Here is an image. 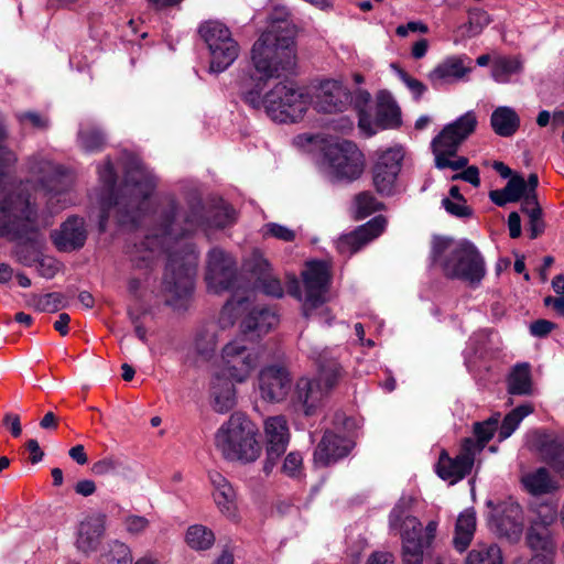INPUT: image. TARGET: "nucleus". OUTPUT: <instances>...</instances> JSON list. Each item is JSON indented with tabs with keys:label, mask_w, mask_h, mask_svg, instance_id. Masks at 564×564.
Returning <instances> with one entry per match:
<instances>
[{
	"label": "nucleus",
	"mask_w": 564,
	"mask_h": 564,
	"mask_svg": "<svg viewBox=\"0 0 564 564\" xmlns=\"http://www.w3.org/2000/svg\"><path fill=\"white\" fill-rule=\"evenodd\" d=\"M254 74L241 79L243 100L252 108L264 107L274 121L286 123L301 120L306 113L310 96L293 83H278L263 97L261 90L270 78L291 73L296 65L294 37L288 31L269 30L261 34L251 50Z\"/></svg>",
	"instance_id": "nucleus-1"
},
{
	"label": "nucleus",
	"mask_w": 564,
	"mask_h": 564,
	"mask_svg": "<svg viewBox=\"0 0 564 564\" xmlns=\"http://www.w3.org/2000/svg\"><path fill=\"white\" fill-rule=\"evenodd\" d=\"M202 207L197 205L189 214H181L171 205L164 216L160 232L145 237L140 246H134L133 261H151L158 253H167V264L163 278L165 303L181 310L186 306L194 290L198 256L189 245L172 250L178 239L194 232L202 224Z\"/></svg>",
	"instance_id": "nucleus-2"
},
{
	"label": "nucleus",
	"mask_w": 564,
	"mask_h": 564,
	"mask_svg": "<svg viewBox=\"0 0 564 564\" xmlns=\"http://www.w3.org/2000/svg\"><path fill=\"white\" fill-rule=\"evenodd\" d=\"M98 175L107 191V195L100 200L99 229L106 230L110 218H115L120 225L137 224L149 205L148 198L156 185L155 177L138 167L129 172L124 184L115 193L116 173L109 160L98 169Z\"/></svg>",
	"instance_id": "nucleus-3"
},
{
	"label": "nucleus",
	"mask_w": 564,
	"mask_h": 564,
	"mask_svg": "<svg viewBox=\"0 0 564 564\" xmlns=\"http://www.w3.org/2000/svg\"><path fill=\"white\" fill-rule=\"evenodd\" d=\"M429 258L446 279L460 280L473 288L480 284L487 272L484 257L467 239L435 235Z\"/></svg>",
	"instance_id": "nucleus-4"
},
{
	"label": "nucleus",
	"mask_w": 564,
	"mask_h": 564,
	"mask_svg": "<svg viewBox=\"0 0 564 564\" xmlns=\"http://www.w3.org/2000/svg\"><path fill=\"white\" fill-rule=\"evenodd\" d=\"M205 282L210 293L235 292L232 297L224 305L220 317L223 323L227 318L228 323L232 324L235 318L247 310L249 303V296L238 293L242 285L237 274L234 258L220 248H213L207 253Z\"/></svg>",
	"instance_id": "nucleus-5"
},
{
	"label": "nucleus",
	"mask_w": 564,
	"mask_h": 564,
	"mask_svg": "<svg viewBox=\"0 0 564 564\" xmlns=\"http://www.w3.org/2000/svg\"><path fill=\"white\" fill-rule=\"evenodd\" d=\"M257 425L242 412H234L216 431L214 444L228 462L250 464L261 455Z\"/></svg>",
	"instance_id": "nucleus-6"
},
{
	"label": "nucleus",
	"mask_w": 564,
	"mask_h": 564,
	"mask_svg": "<svg viewBox=\"0 0 564 564\" xmlns=\"http://www.w3.org/2000/svg\"><path fill=\"white\" fill-rule=\"evenodd\" d=\"M304 283V295L299 292L297 281L289 292L302 301L303 315L307 319H317L319 323L330 324L334 316L325 306L326 293L330 280L329 267L323 261H311L306 263L302 272Z\"/></svg>",
	"instance_id": "nucleus-7"
},
{
	"label": "nucleus",
	"mask_w": 564,
	"mask_h": 564,
	"mask_svg": "<svg viewBox=\"0 0 564 564\" xmlns=\"http://www.w3.org/2000/svg\"><path fill=\"white\" fill-rule=\"evenodd\" d=\"M391 529L399 530L402 541L403 564H423L424 550L432 546L438 522L431 520L425 528L413 516H405L401 506H395L389 516Z\"/></svg>",
	"instance_id": "nucleus-8"
},
{
	"label": "nucleus",
	"mask_w": 564,
	"mask_h": 564,
	"mask_svg": "<svg viewBox=\"0 0 564 564\" xmlns=\"http://www.w3.org/2000/svg\"><path fill=\"white\" fill-rule=\"evenodd\" d=\"M28 170L44 192L51 214L58 213L72 203L68 192L73 184V176L66 169L42 155H33L28 160Z\"/></svg>",
	"instance_id": "nucleus-9"
},
{
	"label": "nucleus",
	"mask_w": 564,
	"mask_h": 564,
	"mask_svg": "<svg viewBox=\"0 0 564 564\" xmlns=\"http://www.w3.org/2000/svg\"><path fill=\"white\" fill-rule=\"evenodd\" d=\"M478 120L474 111H467L454 122L446 124L442 131L432 140V150L435 155L437 169L449 167L454 171L464 169L468 160L458 156L455 160L460 144L476 130Z\"/></svg>",
	"instance_id": "nucleus-10"
},
{
	"label": "nucleus",
	"mask_w": 564,
	"mask_h": 564,
	"mask_svg": "<svg viewBox=\"0 0 564 564\" xmlns=\"http://www.w3.org/2000/svg\"><path fill=\"white\" fill-rule=\"evenodd\" d=\"M40 229L37 213L30 197L10 193L0 205V236L28 237Z\"/></svg>",
	"instance_id": "nucleus-11"
},
{
	"label": "nucleus",
	"mask_w": 564,
	"mask_h": 564,
	"mask_svg": "<svg viewBox=\"0 0 564 564\" xmlns=\"http://www.w3.org/2000/svg\"><path fill=\"white\" fill-rule=\"evenodd\" d=\"M327 174L334 181L352 182L365 169V158L357 145L343 140L329 143L324 150Z\"/></svg>",
	"instance_id": "nucleus-12"
},
{
	"label": "nucleus",
	"mask_w": 564,
	"mask_h": 564,
	"mask_svg": "<svg viewBox=\"0 0 564 564\" xmlns=\"http://www.w3.org/2000/svg\"><path fill=\"white\" fill-rule=\"evenodd\" d=\"M210 53L209 69L221 73L238 57L239 45L230 30L219 21H207L198 30Z\"/></svg>",
	"instance_id": "nucleus-13"
},
{
	"label": "nucleus",
	"mask_w": 564,
	"mask_h": 564,
	"mask_svg": "<svg viewBox=\"0 0 564 564\" xmlns=\"http://www.w3.org/2000/svg\"><path fill=\"white\" fill-rule=\"evenodd\" d=\"M259 352L243 337L227 343L220 354L216 371H224L236 383H245L259 364Z\"/></svg>",
	"instance_id": "nucleus-14"
},
{
	"label": "nucleus",
	"mask_w": 564,
	"mask_h": 564,
	"mask_svg": "<svg viewBox=\"0 0 564 564\" xmlns=\"http://www.w3.org/2000/svg\"><path fill=\"white\" fill-rule=\"evenodd\" d=\"M487 506L491 508L488 518L495 532L509 541H519L524 525L521 506L512 500L502 501L498 505L488 501Z\"/></svg>",
	"instance_id": "nucleus-15"
},
{
	"label": "nucleus",
	"mask_w": 564,
	"mask_h": 564,
	"mask_svg": "<svg viewBox=\"0 0 564 564\" xmlns=\"http://www.w3.org/2000/svg\"><path fill=\"white\" fill-rule=\"evenodd\" d=\"M402 160L403 153L400 148H390L378 154L371 173L372 184L379 194L390 196L395 192Z\"/></svg>",
	"instance_id": "nucleus-16"
},
{
	"label": "nucleus",
	"mask_w": 564,
	"mask_h": 564,
	"mask_svg": "<svg viewBox=\"0 0 564 564\" xmlns=\"http://www.w3.org/2000/svg\"><path fill=\"white\" fill-rule=\"evenodd\" d=\"M351 104L350 90L339 80L325 79L319 83L314 94V107L324 113L345 111Z\"/></svg>",
	"instance_id": "nucleus-17"
},
{
	"label": "nucleus",
	"mask_w": 564,
	"mask_h": 564,
	"mask_svg": "<svg viewBox=\"0 0 564 564\" xmlns=\"http://www.w3.org/2000/svg\"><path fill=\"white\" fill-rule=\"evenodd\" d=\"M291 382L289 370L280 365L265 366L258 376L260 395L269 402L283 401L290 392Z\"/></svg>",
	"instance_id": "nucleus-18"
},
{
	"label": "nucleus",
	"mask_w": 564,
	"mask_h": 564,
	"mask_svg": "<svg viewBox=\"0 0 564 564\" xmlns=\"http://www.w3.org/2000/svg\"><path fill=\"white\" fill-rule=\"evenodd\" d=\"M236 382L225 376L224 371L213 370L209 376L207 394L208 402L214 412L226 414L236 408L238 392Z\"/></svg>",
	"instance_id": "nucleus-19"
},
{
	"label": "nucleus",
	"mask_w": 564,
	"mask_h": 564,
	"mask_svg": "<svg viewBox=\"0 0 564 564\" xmlns=\"http://www.w3.org/2000/svg\"><path fill=\"white\" fill-rule=\"evenodd\" d=\"M328 397L321 382L302 377L295 383L293 403L297 408L296 411L305 416H312L321 410Z\"/></svg>",
	"instance_id": "nucleus-20"
},
{
	"label": "nucleus",
	"mask_w": 564,
	"mask_h": 564,
	"mask_svg": "<svg viewBox=\"0 0 564 564\" xmlns=\"http://www.w3.org/2000/svg\"><path fill=\"white\" fill-rule=\"evenodd\" d=\"M354 446L350 438L326 431L314 451V464L321 467L335 464L348 456Z\"/></svg>",
	"instance_id": "nucleus-21"
},
{
	"label": "nucleus",
	"mask_w": 564,
	"mask_h": 564,
	"mask_svg": "<svg viewBox=\"0 0 564 564\" xmlns=\"http://www.w3.org/2000/svg\"><path fill=\"white\" fill-rule=\"evenodd\" d=\"M530 443L543 460L554 471L564 477V437L553 433L535 431L531 435Z\"/></svg>",
	"instance_id": "nucleus-22"
},
{
	"label": "nucleus",
	"mask_w": 564,
	"mask_h": 564,
	"mask_svg": "<svg viewBox=\"0 0 564 564\" xmlns=\"http://www.w3.org/2000/svg\"><path fill=\"white\" fill-rule=\"evenodd\" d=\"M386 218L378 216L356 230L345 234L337 240V250L345 256H351L359 251L368 242L377 238L384 230Z\"/></svg>",
	"instance_id": "nucleus-23"
},
{
	"label": "nucleus",
	"mask_w": 564,
	"mask_h": 564,
	"mask_svg": "<svg viewBox=\"0 0 564 564\" xmlns=\"http://www.w3.org/2000/svg\"><path fill=\"white\" fill-rule=\"evenodd\" d=\"M475 458L476 454L470 448L467 449L463 442L460 452L456 457L452 458L445 451L441 453L436 473L442 479L454 484L471 471Z\"/></svg>",
	"instance_id": "nucleus-24"
},
{
	"label": "nucleus",
	"mask_w": 564,
	"mask_h": 564,
	"mask_svg": "<svg viewBox=\"0 0 564 564\" xmlns=\"http://www.w3.org/2000/svg\"><path fill=\"white\" fill-rule=\"evenodd\" d=\"M58 251L72 252L84 247L87 239L85 220L78 216L68 217L58 229L51 232Z\"/></svg>",
	"instance_id": "nucleus-25"
},
{
	"label": "nucleus",
	"mask_w": 564,
	"mask_h": 564,
	"mask_svg": "<svg viewBox=\"0 0 564 564\" xmlns=\"http://www.w3.org/2000/svg\"><path fill=\"white\" fill-rule=\"evenodd\" d=\"M466 61L470 62L467 56H449L438 63L427 75L431 85L441 88L463 79L471 70Z\"/></svg>",
	"instance_id": "nucleus-26"
},
{
	"label": "nucleus",
	"mask_w": 564,
	"mask_h": 564,
	"mask_svg": "<svg viewBox=\"0 0 564 564\" xmlns=\"http://www.w3.org/2000/svg\"><path fill=\"white\" fill-rule=\"evenodd\" d=\"M209 480L213 486V498L220 513L230 520H237L236 491L231 484L218 471H210Z\"/></svg>",
	"instance_id": "nucleus-27"
},
{
	"label": "nucleus",
	"mask_w": 564,
	"mask_h": 564,
	"mask_svg": "<svg viewBox=\"0 0 564 564\" xmlns=\"http://www.w3.org/2000/svg\"><path fill=\"white\" fill-rule=\"evenodd\" d=\"M264 433L268 440V459L274 460L285 452L290 441L286 419L283 415L268 417L264 421Z\"/></svg>",
	"instance_id": "nucleus-28"
},
{
	"label": "nucleus",
	"mask_w": 564,
	"mask_h": 564,
	"mask_svg": "<svg viewBox=\"0 0 564 564\" xmlns=\"http://www.w3.org/2000/svg\"><path fill=\"white\" fill-rule=\"evenodd\" d=\"M311 354L318 367V375L315 380L321 382L322 388L329 395L344 376L343 367L337 362L332 351L326 348L323 350L313 349Z\"/></svg>",
	"instance_id": "nucleus-29"
},
{
	"label": "nucleus",
	"mask_w": 564,
	"mask_h": 564,
	"mask_svg": "<svg viewBox=\"0 0 564 564\" xmlns=\"http://www.w3.org/2000/svg\"><path fill=\"white\" fill-rule=\"evenodd\" d=\"M105 532V520L102 517H89L80 522L76 539V546L83 553H90L97 550Z\"/></svg>",
	"instance_id": "nucleus-30"
},
{
	"label": "nucleus",
	"mask_w": 564,
	"mask_h": 564,
	"mask_svg": "<svg viewBox=\"0 0 564 564\" xmlns=\"http://www.w3.org/2000/svg\"><path fill=\"white\" fill-rule=\"evenodd\" d=\"M527 542L534 552L533 556H539L540 564H552L555 555V543L549 529L530 527Z\"/></svg>",
	"instance_id": "nucleus-31"
},
{
	"label": "nucleus",
	"mask_w": 564,
	"mask_h": 564,
	"mask_svg": "<svg viewBox=\"0 0 564 564\" xmlns=\"http://www.w3.org/2000/svg\"><path fill=\"white\" fill-rule=\"evenodd\" d=\"M477 528L476 512L473 508L462 511L455 523L453 546L459 553L465 552L470 545Z\"/></svg>",
	"instance_id": "nucleus-32"
},
{
	"label": "nucleus",
	"mask_w": 564,
	"mask_h": 564,
	"mask_svg": "<svg viewBox=\"0 0 564 564\" xmlns=\"http://www.w3.org/2000/svg\"><path fill=\"white\" fill-rule=\"evenodd\" d=\"M499 423L500 413H495L482 422H476L474 424L475 438L467 437L463 441L467 449L470 448L476 455L479 454L498 431Z\"/></svg>",
	"instance_id": "nucleus-33"
},
{
	"label": "nucleus",
	"mask_w": 564,
	"mask_h": 564,
	"mask_svg": "<svg viewBox=\"0 0 564 564\" xmlns=\"http://www.w3.org/2000/svg\"><path fill=\"white\" fill-rule=\"evenodd\" d=\"M77 142L86 153L100 152L106 145V134L96 124L82 122L77 132Z\"/></svg>",
	"instance_id": "nucleus-34"
},
{
	"label": "nucleus",
	"mask_w": 564,
	"mask_h": 564,
	"mask_svg": "<svg viewBox=\"0 0 564 564\" xmlns=\"http://www.w3.org/2000/svg\"><path fill=\"white\" fill-rule=\"evenodd\" d=\"M279 323L278 315L267 307H254L242 322L247 332H256L258 335L267 334Z\"/></svg>",
	"instance_id": "nucleus-35"
},
{
	"label": "nucleus",
	"mask_w": 564,
	"mask_h": 564,
	"mask_svg": "<svg viewBox=\"0 0 564 564\" xmlns=\"http://www.w3.org/2000/svg\"><path fill=\"white\" fill-rule=\"evenodd\" d=\"M490 124L496 134L511 137L520 126L517 112L510 107H498L490 117Z\"/></svg>",
	"instance_id": "nucleus-36"
},
{
	"label": "nucleus",
	"mask_w": 564,
	"mask_h": 564,
	"mask_svg": "<svg viewBox=\"0 0 564 564\" xmlns=\"http://www.w3.org/2000/svg\"><path fill=\"white\" fill-rule=\"evenodd\" d=\"M525 189V180L520 175H513L502 189L491 191L489 197L496 205L505 206L520 199L523 202Z\"/></svg>",
	"instance_id": "nucleus-37"
},
{
	"label": "nucleus",
	"mask_w": 564,
	"mask_h": 564,
	"mask_svg": "<svg viewBox=\"0 0 564 564\" xmlns=\"http://www.w3.org/2000/svg\"><path fill=\"white\" fill-rule=\"evenodd\" d=\"M257 282L256 288L267 295L281 297L283 295V288L280 280L273 276L270 272L269 262L259 257L256 259Z\"/></svg>",
	"instance_id": "nucleus-38"
},
{
	"label": "nucleus",
	"mask_w": 564,
	"mask_h": 564,
	"mask_svg": "<svg viewBox=\"0 0 564 564\" xmlns=\"http://www.w3.org/2000/svg\"><path fill=\"white\" fill-rule=\"evenodd\" d=\"M377 121L382 128L398 126L400 122V108L388 91L377 95Z\"/></svg>",
	"instance_id": "nucleus-39"
},
{
	"label": "nucleus",
	"mask_w": 564,
	"mask_h": 564,
	"mask_svg": "<svg viewBox=\"0 0 564 564\" xmlns=\"http://www.w3.org/2000/svg\"><path fill=\"white\" fill-rule=\"evenodd\" d=\"M466 564H503L501 549L496 543L479 542L468 552Z\"/></svg>",
	"instance_id": "nucleus-40"
},
{
	"label": "nucleus",
	"mask_w": 564,
	"mask_h": 564,
	"mask_svg": "<svg viewBox=\"0 0 564 564\" xmlns=\"http://www.w3.org/2000/svg\"><path fill=\"white\" fill-rule=\"evenodd\" d=\"M508 392L517 395L532 393L531 367L528 362L516 365L508 377Z\"/></svg>",
	"instance_id": "nucleus-41"
},
{
	"label": "nucleus",
	"mask_w": 564,
	"mask_h": 564,
	"mask_svg": "<svg viewBox=\"0 0 564 564\" xmlns=\"http://www.w3.org/2000/svg\"><path fill=\"white\" fill-rule=\"evenodd\" d=\"M534 411V408L531 403H523L511 412H509L502 420L499 429H498V438L499 441H505L512 435V433L518 429L521 421L531 414Z\"/></svg>",
	"instance_id": "nucleus-42"
},
{
	"label": "nucleus",
	"mask_w": 564,
	"mask_h": 564,
	"mask_svg": "<svg viewBox=\"0 0 564 564\" xmlns=\"http://www.w3.org/2000/svg\"><path fill=\"white\" fill-rule=\"evenodd\" d=\"M522 482L532 495L549 494L556 489V482L551 478L545 468H539L525 475Z\"/></svg>",
	"instance_id": "nucleus-43"
},
{
	"label": "nucleus",
	"mask_w": 564,
	"mask_h": 564,
	"mask_svg": "<svg viewBox=\"0 0 564 564\" xmlns=\"http://www.w3.org/2000/svg\"><path fill=\"white\" fill-rule=\"evenodd\" d=\"M187 545L196 551L208 550L215 542L214 532L205 525H191L185 535Z\"/></svg>",
	"instance_id": "nucleus-44"
},
{
	"label": "nucleus",
	"mask_w": 564,
	"mask_h": 564,
	"mask_svg": "<svg viewBox=\"0 0 564 564\" xmlns=\"http://www.w3.org/2000/svg\"><path fill=\"white\" fill-rule=\"evenodd\" d=\"M520 69L521 64L517 58L498 56L492 61L491 75L497 83H507Z\"/></svg>",
	"instance_id": "nucleus-45"
},
{
	"label": "nucleus",
	"mask_w": 564,
	"mask_h": 564,
	"mask_svg": "<svg viewBox=\"0 0 564 564\" xmlns=\"http://www.w3.org/2000/svg\"><path fill=\"white\" fill-rule=\"evenodd\" d=\"M521 209L529 216V236L531 239H535L544 231L545 227L539 203L533 200V198H529L528 202H522Z\"/></svg>",
	"instance_id": "nucleus-46"
},
{
	"label": "nucleus",
	"mask_w": 564,
	"mask_h": 564,
	"mask_svg": "<svg viewBox=\"0 0 564 564\" xmlns=\"http://www.w3.org/2000/svg\"><path fill=\"white\" fill-rule=\"evenodd\" d=\"M490 22L491 19L486 11L474 10L469 12L467 23L458 28V32L462 33V36L474 37L479 35Z\"/></svg>",
	"instance_id": "nucleus-47"
},
{
	"label": "nucleus",
	"mask_w": 564,
	"mask_h": 564,
	"mask_svg": "<svg viewBox=\"0 0 564 564\" xmlns=\"http://www.w3.org/2000/svg\"><path fill=\"white\" fill-rule=\"evenodd\" d=\"M90 469L96 476H124L128 468L120 458L109 455L95 462Z\"/></svg>",
	"instance_id": "nucleus-48"
},
{
	"label": "nucleus",
	"mask_w": 564,
	"mask_h": 564,
	"mask_svg": "<svg viewBox=\"0 0 564 564\" xmlns=\"http://www.w3.org/2000/svg\"><path fill=\"white\" fill-rule=\"evenodd\" d=\"M29 303L39 312H57L65 307L64 295L58 292L32 295Z\"/></svg>",
	"instance_id": "nucleus-49"
},
{
	"label": "nucleus",
	"mask_w": 564,
	"mask_h": 564,
	"mask_svg": "<svg viewBox=\"0 0 564 564\" xmlns=\"http://www.w3.org/2000/svg\"><path fill=\"white\" fill-rule=\"evenodd\" d=\"M216 345L217 337L214 329L204 327L196 333L194 349L202 357L209 358L214 354Z\"/></svg>",
	"instance_id": "nucleus-50"
},
{
	"label": "nucleus",
	"mask_w": 564,
	"mask_h": 564,
	"mask_svg": "<svg viewBox=\"0 0 564 564\" xmlns=\"http://www.w3.org/2000/svg\"><path fill=\"white\" fill-rule=\"evenodd\" d=\"M356 217L364 219L382 208L380 203L370 192H362L355 197Z\"/></svg>",
	"instance_id": "nucleus-51"
},
{
	"label": "nucleus",
	"mask_w": 564,
	"mask_h": 564,
	"mask_svg": "<svg viewBox=\"0 0 564 564\" xmlns=\"http://www.w3.org/2000/svg\"><path fill=\"white\" fill-rule=\"evenodd\" d=\"M261 234L264 238H275L285 242L294 241L296 231L278 223H268L262 226Z\"/></svg>",
	"instance_id": "nucleus-52"
},
{
	"label": "nucleus",
	"mask_w": 564,
	"mask_h": 564,
	"mask_svg": "<svg viewBox=\"0 0 564 564\" xmlns=\"http://www.w3.org/2000/svg\"><path fill=\"white\" fill-rule=\"evenodd\" d=\"M557 519V509L554 505L543 503L535 510V517L531 520L530 527L546 528L553 524Z\"/></svg>",
	"instance_id": "nucleus-53"
},
{
	"label": "nucleus",
	"mask_w": 564,
	"mask_h": 564,
	"mask_svg": "<svg viewBox=\"0 0 564 564\" xmlns=\"http://www.w3.org/2000/svg\"><path fill=\"white\" fill-rule=\"evenodd\" d=\"M15 117L22 126L30 124L39 130H45L50 126L48 118L35 111L19 112Z\"/></svg>",
	"instance_id": "nucleus-54"
},
{
	"label": "nucleus",
	"mask_w": 564,
	"mask_h": 564,
	"mask_svg": "<svg viewBox=\"0 0 564 564\" xmlns=\"http://www.w3.org/2000/svg\"><path fill=\"white\" fill-rule=\"evenodd\" d=\"M442 206L448 214L458 218H468L473 215V209L466 204V200L443 198Z\"/></svg>",
	"instance_id": "nucleus-55"
},
{
	"label": "nucleus",
	"mask_w": 564,
	"mask_h": 564,
	"mask_svg": "<svg viewBox=\"0 0 564 564\" xmlns=\"http://www.w3.org/2000/svg\"><path fill=\"white\" fill-rule=\"evenodd\" d=\"M303 467V456L299 452H291L286 455L282 470L292 478L301 476Z\"/></svg>",
	"instance_id": "nucleus-56"
},
{
	"label": "nucleus",
	"mask_w": 564,
	"mask_h": 564,
	"mask_svg": "<svg viewBox=\"0 0 564 564\" xmlns=\"http://www.w3.org/2000/svg\"><path fill=\"white\" fill-rule=\"evenodd\" d=\"M410 32L427 33L429 26L421 21H410L406 24H401L397 28L395 33L401 37L408 36Z\"/></svg>",
	"instance_id": "nucleus-57"
},
{
	"label": "nucleus",
	"mask_w": 564,
	"mask_h": 564,
	"mask_svg": "<svg viewBox=\"0 0 564 564\" xmlns=\"http://www.w3.org/2000/svg\"><path fill=\"white\" fill-rule=\"evenodd\" d=\"M149 525V520L141 516H129L126 519V528L130 533L143 532Z\"/></svg>",
	"instance_id": "nucleus-58"
},
{
	"label": "nucleus",
	"mask_w": 564,
	"mask_h": 564,
	"mask_svg": "<svg viewBox=\"0 0 564 564\" xmlns=\"http://www.w3.org/2000/svg\"><path fill=\"white\" fill-rule=\"evenodd\" d=\"M371 101V95L364 89H357L351 94V104L358 112H365Z\"/></svg>",
	"instance_id": "nucleus-59"
},
{
	"label": "nucleus",
	"mask_w": 564,
	"mask_h": 564,
	"mask_svg": "<svg viewBox=\"0 0 564 564\" xmlns=\"http://www.w3.org/2000/svg\"><path fill=\"white\" fill-rule=\"evenodd\" d=\"M2 425L10 430L13 437H19L22 433L20 416L15 413H6L2 419Z\"/></svg>",
	"instance_id": "nucleus-60"
},
{
	"label": "nucleus",
	"mask_w": 564,
	"mask_h": 564,
	"mask_svg": "<svg viewBox=\"0 0 564 564\" xmlns=\"http://www.w3.org/2000/svg\"><path fill=\"white\" fill-rule=\"evenodd\" d=\"M452 180H463L470 183L473 186L478 187L480 185L479 170L476 166H468L462 173L453 175Z\"/></svg>",
	"instance_id": "nucleus-61"
},
{
	"label": "nucleus",
	"mask_w": 564,
	"mask_h": 564,
	"mask_svg": "<svg viewBox=\"0 0 564 564\" xmlns=\"http://www.w3.org/2000/svg\"><path fill=\"white\" fill-rule=\"evenodd\" d=\"M555 328V324L547 319H538L530 325V332L535 337H544Z\"/></svg>",
	"instance_id": "nucleus-62"
},
{
	"label": "nucleus",
	"mask_w": 564,
	"mask_h": 564,
	"mask_svg": "<svg viewBox=\"0 0 564 564\" xmlns=\"http://www.w3.org/2000/svg\"><path fill=\"white\" fill-rule=\"evenodd\" d=\"M401 78L415 98H420L426 90V87L422 82L409 76L406 73H401Z\"/></svg>",
	"instance_id": "nucleus-63"
},
{
	"label": "nucleus",
	"mask_w": 564,
	"mask_h": 564,
	"mask_svg": "<svg viewBox=\"0 0 564 564\" xmlns=\"http://www.w3.org/2000/svg\"><path fill=\"white\" fill-rule=\"evenodd\" d=\"M543 302L545 306L552 307L558 315L564 316V295L557 297L549 295Z\"/></svg>",
	"instance_id": "nucleus-64"
}]
</instances>
